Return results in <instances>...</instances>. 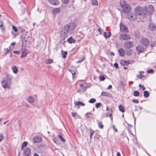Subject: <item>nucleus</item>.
<instances>
[{
    "instance_id": "38",
    "label": "nucleus",
    "mask_w": 156,
    "mask_h": 156,
    "mask_svg": "<svg viewBox=\"0 0 156 156\" xmlns=\"http://www.w3.org/2000/svg\"><path fill=\"white\" fill-rule=\"evenodd\" d=\"M99 78L101 81H104L105 79V77L103 75H100L99 77Z\"/></svg>"
},
{
    "instance_id": "51",
    "label": "nucleus",
    "mask_w": 156,
    "mask_h": 156,
    "mask_svg": "<svg viewBox=\"0 0 156 156\" xmlns=\"http://www.w3.org/2000/svg\"><path fill=\"white\" fill-rule=\"evenodd\" d=\"M154 72V71L153 69H150L147 71V73H153Z\"/></svg>"
},
{
    "instance_id": "7",
    "label": "nucleus",
    "mask_w": 156,
    "mask_h": 156,
    "mask_svg": "<svg viewBox=\"0 0 156 156\" xmlns=\"http://www.w3.org/2000/svg\"><path fill=\"white\" fill-rule=\"evenodd\" d=\"M33 142L34 143H38L40 142L42 140V138L38 136H36L33 138Z\"/></svg>"
},
{
    "instance_id": "10",
    "label": "nucleus",
    "mask_w": 156,
    "mask_h": 156,
    "mask_svg": "<svg viewBox=\"0 0 156 156\" xmlns=\"http://www.w3.org/2000/svg\"><path fill=\"white\" fill-rule=\"evenodd\" d=\"M145 48L141 45H139L136 47V50L139 54L143 53L144 51Z\"/></svg>"
},
{
    "instance_id": "24",
    "label": "nucleus",
    "mask_w": 156,
    "mask_h": 156,
    "mask_svg": "<svg viewBox=\"0 0 156 156\" xmlns=\"http://www.w3.org/2000/svg\"><path fill=\"white\" fill-rule=\"evenodd\" d=\"M74 104L76 106L81 105L82 106H84L85 104L80 101H75L74 102Z\"/></svg>"
},
{
    "instance_id": "2",
    "label": "nucleus",
    "mask_w": 156,
    "mask_h": 156,
    "mask_svg": "<svg viewBox=\"0 0 156 156\" xmlns=\"http://www.w3.org/2000/svg\"><path fill=\"white\" fill-rule=\"evenodd\" d=\"M11 79L9 75L7 74L2 80L1 83L2 87L4 88H9L11 84Z\"/></svg>"
},
{
    "instance_id": "37",
    "label": "nucleus",
    "mask_w": 156,
    "mask_h": 156,
    "mask_svg": "<svg viewBox=\"0 0 156 156\" xmlns=\"http://www.w3.org/2000/svg\"><path fill=\"white\" fill-rule=\"evenodd\" d=\"M58 137L62 140V142H64L66 141L65 139L63 137L60 135H58Z\"/></svg>"
},
{
    "instance_id": "47",
    "label": "nucleus",
    "mask_w": 156,
    "mask_h": 156,
    "mask_svg": "<svg viewBox=\"0 0 156 156\" xmlns=\"http://www.w3.org/2000/svg\"><path fill=\"white\" fill-rule=\"evenodd\" d=\"M84 59V58H80L79 60L77 61V63H80Z\"/></svg>"
},
{
    "instance_id": "53",
    "label": "nucleus",
    "mask_w": 156,
    "mask_h": 156,
    "mask_svg": "<svg viewBox=\"0 0 156 156\" xmlns=\"http://www.w3.org/2000/svg\"><path fill=\"white\" fill-rule=\"evenodd\" d=\"M90 114V112H87V113H86V114H85V116L86 117V119H88V118H89V116L88 115V114Z\"/></svg>"
},
{
    "instance_id": "60",
    "label": "nucleus",
    "mask_w": 156,
    "mask_h": 156,
    "mask_svg": "<svg viewBox=\"0 0 156 156\" xmlns=\"http://www.w3.org/2000/svg\"><path fill=\"white\" fill-rule=\"evenodd\" d=\"M11 45L12 46H13L15 45L16 44V43L15 42H13L11 44Z\"/></svg>"
},
{
    "instance_id": "39",
    "label": "nucleus",
    "mask_w": 156,
    "mask_h": 156,
    "mask_svg": "<svg viewBox=\"0 0 156 156\" xmlns=\"http://www.w3.org/2000/svg\"><path fill=\"white\" fill-rule=\"evenodd\" d=\"M53 62V61L52 59H49L46 62V63L47 64H50L52 63Z\"/></svg>"
},
{
    "instance_id": "14",
    "label": "nucleus",
    "mask_w": 156,
    "mask_h": 156,
    "mask_svg": "<svg viewBox=\"0 0 156 156\" xmlns=\"http://www.w3.org/2000/svg\"><path fill=\"white\" fill-rule=\"evenodd\" d=\"M24 155L25 156H28L31 153L30 149L29 148L27 147L24 149Z\"/></svg>"
},
{
    "instance_id": "34",
    "label": "nucleus",
    "mask_w": 156,
    "mask_h": 156,
    "mask_svg": "<svg viewBox=\"0 0 156 156\" xmlns=\"http://www.w3.org/2000/svg\"><path fill=\"white\" fill-rule=\"evenodd\" d=\"M144 96L145 98H147L149 96L148 92L147 91H145L144 92Z\"/></svg>"
},
{
    "instance_id": "26",
    "label": "nucleus",
    "mask_w": 156,
    "mask_h": 156,
    "mask_svg": "<svg viewBox=\"0 0 156 156\" xmlns=\"http://www.w3.org/2000/svg\"><path fill=\"white\" fill-rule=\"evenodd\" d=\"M12 69L13 72L15 73H16L18 71V69L15 66H12Z\"/></svg>"
},
{
    "instance_id": "56",
    "label": "nucleus",
    "mask_w": 156,
    "mask_h": 156,
    "mask_svg": "<svg viewBox=\"0 0 156 156\" xmlns=\"http://www.w3.org/2000/svg\"><path fill=\"white\" fill-rule=\"evenodd\" d=\"M3 26V22L2 21H0V27H2Z\"/></svg>"
},
{
    "instance_id": "57",
    "label": "nucleus",
    "mask_w": 156,
    "mask_h": 156,
    "mask_svg": "<svg viewBox=\"0 0 156 156\" xmlns=\"http://www.w3.org/2000/svg\"><path fill=\"white\" fill-rule=\"evenodd\" d=\"M1 27V29L2 30L3 32H4V31L5 30V28H4L3 26L2 27Z\"/></svg>"
},
{
    "instance_id": "4",
    "label": "nucleus",
    "mask_w": 156,
    "mask_h": 156,
    "mask_svg": "<svg viewBox=\"0 0 156 156\" xmlns=\"http://www.w3.org/2000/svg\"><path fill=\"white\" fill-rule=\"evenodd\" d=\"M135 14L136 16H141L144 17L145 15V13L143 9L140 7H137L135 8Z\"/></svg>"
},
{
    "instance_id": "35",
    "label": "nucleus",
    "mask_w": 156,
    "mask_h": 156,
    "mask_svg": "<svg viewBox=\"0 0 156 156\" xmlns=\"http://www.w3.org/2000/svg\"><path fill=\"white\" fill-rule=\"evenodd\" d=\"M106 117H110L112 121V115L111 113H110V114L108 113H106Z\"/></svg>"
},
{
    "instance_id": "50",
    "label": "nucleus",
    "mask_w": 156,
    "mask_h": 156,
    "mask_svg": "<svg viewBox=\"0 0 156 156\" xmlns=\"http://www.w3.org/2000/svg\"><path fill=\"white\" fill-rule=\"evenodd\" d=\"M20 51H14L13 53L15 54L19 55L20 54Z\"/></svg>"
},
{
    "instance_id": "42",
    "label": "nucleus",
    "mask_w": 156,
    "mask_h": 156,
    "mask_svg": "<svg viewBox=\"0 0 156 156\" xmlns=\"http://www.w3.org/2000/svg\"><path fill=\"white\" fill-rule=\"evenodd\" d=\"M4 137L3 136L2 134H0V142L3 140Z\"/></svg>"
},
{
    "instance_id": "43",
    "label": "nucleus",
    "mask_w": 156,
    "mask_h": 156,
    "mask_svg": "<svg viewBox=\"0 0 156 156\" xmlns=\"http://www.w3.org/2000/svg\"><path fill=\"white\" fill-rule=\"evenodd\" d=\"M27 141H25L23 142L22 145V147H25L26 146L27 144Z\"/></svg>"
},
{
    "instance_id": "29",
    "label": "nucleus",
    "mask_w": 156,
    "mask_h": 156,
    "mask_svg": "<svg viewBox=\"0 0 156 156\" xmlns=\"http://www.w3.org/2000/svg\"><path fill=\"white\" fill-rule=\"evenodd\" d=\"M89 132L90 133V139L91 140L92 136L94 135V131L91 128L89 129Z\"/></svg>"
},
{
    "instance_id": "33",
    "label": "nucleus",
    "mask_w": 156,
    "mask_h": 156,
    "mask_svg": "<svg viewBox=\"0 0 156 156\" xmlns=\"http://www.w3.org/2000/svg\"><path fill=\"white\" fill-rule=\"evenodd\" d=\"M98 124L99 127L101 129H102L104 127V126L101 122L99 121L98 122Z\"/></svg>"
},
{
    "instance_id": "8",
    "label": "nucleus",
    "mask_w": 156,
    "mask_h": 156,
    "mask_svg": "<svg viewBox=\"0 0 156 156\" xmlns=\"http://www.w3.org/2000/svg\"><path fill=\"white\" fill-rule=\"evenodd\" d=\"M120 31L123 32L127 33L128 32V28L124 25L120 24Z\"/></svg>"
},
{
    "instance_id": "6",
    "label": "nucleus",
    "mask_w": 156,
    "mask_h": 156,
    "mask_svg": "<svg viewBox=\"0 0 156 156\" xmlns=\"http://www.w3.org/2000/svg\"><path fill=\"white\" fill-rule=\"evenodd\" d=\"M133 42L129 41L125 42L124 44V46L126 48H130L133 47Z\"/></svg>"
},
{
    "instance_id": "32",
    "label": "nucleus",
    "mask_w": 156,
    "mask_h": 156,
    "mask_svg": "<svg viewBox=\"0 0 156 156\" xmlns=\"http://www.w3.org/2000/svg\"><path fill=\"white\" fill-rule=\"evenodd\" d=\"M140 93L138 91L135 90L133 92V95L136 97L139 96Z\"/></svg>"
},
{
    "instance_id": "49",
    "label": "nucleus",
    "mask_w": 156,
    "mask_h": 156,
    "mask_svg": "<svg viewBox=\"0 0 156 156\" xmlns=\"http://www.w3.org/2000/svg\"><path fill=\"white\" fill-rule=\"evenodd\" d=\"M112 128H113V130L115 131V132H117V131H118L117 130L116 128V127H115V125H113V126H112Z\"/></svg>"
},
{
    "instance_id": "54",
    "label": "nucleus",
    "mask_w": 156,
    "mask_h": 156,
    "mask_svg": "<svg viewBox=\"0 0 156 156\" xmlns=\"http://www.w3.org/2000/svg\"><path fill=\"white\" fill-rule=\"evenodd\" d=\"M139 87L142 88L143 90H144L145 89V87L144 86H143V85H141L140 84L139 85Z\"/></svg>"
},
{
    "instance_id": "48",
    "label": "nucleus",
    "mask_w": 156,
    "mask_h": 156,
    "mask_svg": "<svg viewBox=\"0 0 156 156\" xmlns=\"http://www.w3.org/2000/svg\"><path fill=\"white\" fill-rule=\"evenodd\" d=\"M114 66L116 68L118 69L119 68V66L117 63H115L114 65Z\"/></svg>"
},
{
    "instance_id": "25",
    "label": "nucleus",
    "mask_w": 156,
    "mask_h": 156,
    "mask_svg": "<svg viewBox=\"0 0 156 156\" xmlns=\"http://www.w3.org/2000/svg\"><path fill=\"white\" fill-rule=\"evenodd\" d=\"M69 71L70 73H72V76H73V79H74L76 78V77L75 76L76 72H75V71H74V70H72L71 69H69Z\"/></svg>"
},
{
    "instance_id": "27",
    "label": "nucleus",
    "mask_w": 156,
    "mask_h": 156,
    "mask_svg": "<svg viewBox=\"0 0 156 156\" xmlns=\"http://www.w3.org/2000/svg\"><path fill=\"white\" fill-rule=\"evenodd\" d=\"M119 110L122 112H124L125 111V109L124 107L121 105H120L119 107Z\"/></svg>"
},
{
    "instance_id": "55",
    "label": "nucleus",
    "mask_w": 156,
    "mask_h": 156,
    "mask_svg": "<svg viewBox=\"0 0 156 156\" xmlns=\"http://www.w3.org/2000/svg\"><path fill=\"white\" fill-rule=\"evenodd\" d=\"M76 115H77V113L76 112H73L72 113V116L73 117H76Z\"/></svg>"
},
{
    "instance_id": "22",
    "label": "nucleus",
    "mask_w": 156,
    "mask_h": 156,
    "mask_svg": "<svg viewBox=\"0 0 156 156\" xmlns=\"http://www.w3.org/2000/svg\"><path fill=\"white\" fill-rule=\"evenodd\" d=\"M67 41L69 43L71 44L75 43V40L73 39L72 37H70L68 39Z\"/></svg>"
},
{
    "instance_id": "31",
    "label": "nucleus",
    "mask_w": 156,
    "mask_h": 156,
    "mask_svg": "<svg viewBox=\"0 0 156 156\" xmlns=\"http://www.w3.org/2000/svg\"><path fill=\"white\" fill-rule=\"evenodd\" d=\"M67 54V51H64L62 50V54L63 58H66Z\"/></svg>"
},
{
    "instance_id": "23",
    "label": "nucleus",
    "mask_w": 156,
    "mask_h": 156,
    "mask_svg": "<svg viewBox=\"0 0 156 156\" xmlns=\"http://www.w3.org/2000/svg\"><path fill=\"white\" fill-rule=\"evenodd\" d=\"M27 100L30 103H32L34 101V98L31 96L28 97Z\"/></svg>"
},
{
    "instance_id": "62",
    "label": "nucleus",
    "mask_w": 156,
    "mask_h": 156,
    "mask_svg": "<svg viewBox=\"0 0 156 156\" xmlns=\"http://www.w3.org/2000/svg\"><path fill=\"white\" fill-rule=\"evenodd\" d=\"M120 154L119 152H118L116 154V156H120Z\"/></svg>"
},
{
    "instance_id": "15",
    "label": "nucleus",
    "mask_w": 156,
    "mask_h": 156,
    "mask_svg": "<svg viewBox=\"0 0 156 156\" xmlns=\"http://www.w3.org/2000/svg\"><path fill=\"white\" fill-rule=\"evenodd\" d=\"M28 52H27V49L25 48H24L23 51L21 55V58H23L26 56L28 54Z\"/></svg>"
},
{
    "instance_id": "11",
    "label": "nucleus",
    "mask_w": 156,
    "mask_h": 156,
    "mask_svg": "<svg viewBox=\"0 0 156 156\" xmlns=\"http://www.w3.org/2000/svg\"><path fill=\"white\" fill-rule=\"evenodd\" d=\"M127 17L129 20H135L137 16L135 14L130 13L127 14Z\"/></svg>"
},
{
    "instance_id": "16",
    "label": "nucleus",
    "mask_w": 156,
    "mask_h": 156,
    "mask_svg": "<svg viewBox=\"0 0 156 156\" xmlns=\"http://www.w3.org/2000/svg\"><path fill=\"white\" fill-rule=\"evenodd\" d=\"M119 55L123 57L125 55V51L122 48H120L118 50Z\"/></svg>"
},
{
    "instance_id": "28",
    "label": "nucleus",
    "mask_w": 156,
    "mask_h": 156,
    "mask_svg": "<svg viewBox=\"0 0 156 156\" xmlns=\"http://www.w3.org/2000/svg\"><path fill=\"white\" fill-rule=\"evenodd\" d=\"M126 55L127 56H130L132 55L133 53V51L131 49H129L128 50H127L126 51Z\"/></svg>"
},
{
    "instance_id": "5",
    "label": "nucleus",
    "mask_w": 156,
    "mask_h": 156,
    "mask_svg": "<svg viewBox=\"0 0 156 156\" xmlns=\"http://www.w3.org/2000/svg\"><path fill=\"white\" fill-rule=\"evenodd\" d=\"M119 38L124 41H128L131 39V37L128 34H122L120 35Z\"/></svg>"
},
{
    "instance_id": "59",
    "label": "nucleus",
    "mask_w": 156,
    "mask_h": 156,
    "mask_svg": "<svg viewBox=\"0 0 156 156\" xmlns=\"http://www.w3.org/2000/svg\"><path fill=\"white\" fill-rule=\"evenodd\" d=\"M112 88V86L111 85H109L108 87V89H110Z\"/></svg>"
},
{
    "instance_id": "20",
    "label": "nucleus",
    "mask_w": 156,
    "mask_h": 156,
    "mask_svg": "<svg viewBox=\"0 0 156 156\" xmlns=\"http://www.w3.org/2000/svg\"><path fill=\"white\" fill-rule=\"evenodd\" d=\"M101 95L104 96H108L109 97H111L112 96L110 93L104 91L101 93Z\"/></svg>"
},
{
    "instance_id": "58",
    "label": "nucleus",
    "mask_w": 156,
    "mask_h": 156,
    "mask_svg": "<svg viewBox=\"0 0 156 156\" xmlns=\"http://www.w3.org/2000/svg\"><path fill=\"white\" fill-rule=\"evenodd\" d=\"M98 31L100 33V34H101L102 33V29L101 28H99L98 29Z\"/></svg>"
},
{
    "instance_id": "61",
    "label": "nucleus",
    "mask_w": 156,
    "mask_h": 156,
    "mask_svg": "<svg viewBox=\"0 0 156 156\" xmlns=\"http://www.w3.org/2000/svg\"><path fill=\"white\" fill-rule=\"evenodd\" d=\"M128 130L130 133H131L132 135H133V133H132L131 131L129 129V128L128 129Z\"/></svg>"
},
{
    "instance_id": "18",
    "label": "nucleus",
    "mask_w": 156,
    "mask_h": 156,
    "mask_svg": "<svg viewBox=\"0 0 156 156\" xmlns=\"http://www.w3.org/2000/svg\"><path fill=\"white\" fill-rule=\"evenodd\" d=\"M154 10V8L153 5H150L149 6L147 9V11L150 13H151Z\"/></svg>"
},
{
    "instance_id": "41",
    "label": "nucleus",
    "mask_w": 156,
    "mask_h": 156,
    "mask_svg": "<svg viewBox=\"0 0 156 156\" xmlns=\"http://www.w3.org/2000/svg\"><path fill=\"white\" fill-rule=\"evenodd\" d=\"M12 29L15 32H17L18 31V30L17 28L15 26L13 25L12 26Z\"/></svg>"
},
{
    "instance_id": "44",
    "label": "nucleus",
    "mask_w": 156,
    "mask_h": 156,
    "mask_svg": "<svg viewBox=\"0 0 156 156\" xmlns=\"http://www.w3.org/2000/svg\"><path fill=\"white\" fill-rule=\"evenodd\" d=\"M137 77L139 78L140 79H141L143 77H144V76L140 74L138 75H137Z\"/></svg>"
},
{
    "instance_id": "36",
    "label": "nucleus",
    "mask_w": 156,
    "mask_h": 156,
    "mask_svg": "<svg viewBox=\"0 0 156 156\" xmlns=\"http://www.w3.org/2000/svg\"><path fill=\"white\" fill-rule=\"evenodd\" d=\"M96 101V100L95 98H92L90 99L89 101L88 102L90 103H93L95 102Z\"/></svg>"
},
{
    "instance_id": "45",
    "label": "nucleus",
    "mask_w": 156,
    "mask_h": 156,
    "mask_svg": "<svg viewBox=\"0 0 156 156\" xmlns=\"http://www.w3.org/2000/svg\"><path fill=\"white\" fill-rule=\"evenodd\" d=\"M69 0H62V2L64 4L68 3Z\"/></svg>"
},
{
    "instance_id": "12",
    "label": "nucleus",
    "mask_w": 156,
    "mask_h": 156,
    "mask_svg": "<svg viewBox=\"0 0 156 156\" xmlns=\"http://www.w3.org/2000/svg\"><path fill=\"white\" fill-rule=\"evenodd\" d=\"M149 41L146 38H142L141 40V43L144 46H147L149 44Z\"/></svg>"
},
{
    "instance_id": "1",
    "label": "nucleus",
    "mask_w": 156,
    "mask_h": 156,
    "mask_svg": "<svg viewBox=\"0 0 156 156\" xmlns=\"http://www.w3.org/2000/svg\"><path fill=\"white\" fill-rule=\"evenodd\" d=\"M75 24L73 23H68L64 26L61 32V36L64 39L66 37L69 31L73 30L75 27Z\"/></svg>"
},
{
    "instance_id": "19",
    "label": "nucleus",
    "mask_w": 156,
    "mask_h": 156,
    "mask_svg": "<svg viewBox=\"0 0 156 156\" xmlns=\"http://www.w3.org/2000/svg\"><path fill=\"white\" fill-rule=\"evenodd\" d=\"M60 9L59 8H55L53 9L52 12L53 14H56L58 13L60 11Z\"/></svg>"
},
{
    "instance_id": "40",
    "label": "nucleus",
    "mask_w": 156,
    "mask_h": 156,
    "mask_svg": "<svg viewBox=\"0 0 156 156\" xmlns=\"http://www.w3.org/2000/svg\"><path fill=\"white\" fill-rule=\"evenodd\" d=\"M101 103H98L96 104L95 107L97 108H98L101 106Z\"/></svg>"
},
{
    "instance_id": "46",
    "label": "nucleus",
    "mask_w": 156,
    "mask_h": 156,
    "mask_svg": "<svg viewBox=\"0 0 156 156\" xmlns=\"http://www.w3.org/2000/svg\"><path fill=\"white\" fill-rule=\"evenodd\" d=\"M132 102L134 103H138L139 102V101L137 99H133L132 100Z\"/></svg>"
},
{
    "instance_id": "13",
    "label": "nucleus",
    "mask_w": 156,
    "mask_h": 156,
    "mask_svg": "<svg viewBox=\"0 0 156 156\" xmlns=\"http://www.w3.org/2000/svg\"><path fill=\"white\" fill-rule=\"evenodd\" d=\"M51 4L55 5H58L59 4V2L58 0H48Z\"/></svg>"
},
{
    "instance_id": "17",
    "label": "nucleus",
    "mask_w": 156,
    "mask_h": 156,
    "mask_svg": "<svg viewBox=\"0 0 156 156\" xmlns=\"http://www.w3.org/2000/svg\"><path fill=\"white\" fill-rule=\"evenodd\" d=\"M121 64L123 66H127L129 64V61L125 60H121L120 61Z\"/></svg>"
},
{
    "instance_id": "21",
    "label": "nucleus",
    "mask_w": 156,
    "mask_h": 156,
    "mask_svg": "<svg viewBox=\"0 0 156 156\" xmlns=\"http://www.w3.org/2000/svg\"><path fill=\"white\" fill-rule=\"evenodd\" d=\"M104 37L107 38L110 37L111 35V33L110 32H108V33L106 32H105L104 34Z\"/></svg>"
},
{
    "instance_id": "64",
    "label": "nucleus",
    "mask_w": 156,
    "mask_h": 156,
    "mask_svg": "<svg viewBox=\"0 0 156 156\" xmlns=\"http://www.w3.org/2000/svg\"><path fill=\"white\" fill-rule=\"evenodd\" d=\"M39 155L37 154V153H35L34 154V156H38Z\"/></svg>"
},
{
    "instance_id": "30",
    "label": "nucleus",
    "mask_w": 156,
    "mask_h": 156,
    "mask_svg": "<svg viewBox=\"0 0 156 156\" xmlns=\"http://www.w3.org/2000/svg\"><path fill=\"white\" fill-rule=\"evenodd\" d=\"M91 2L92 5H98V3L97 0H91Z\"/></svg>"
},
{
    "instance_id": "9",
    "label": "nucleus",
    "mask_w": 156,
    "mask_h": 156,
    "mask_svg": "<svg viewBox=\"0 0 156 156\" xmlns=\"http://www.w3.org/2000/svg\"><path fill=\"white\" fill-rule=\"evenodd\" d=\"M148 29L149 30L153 31L156 29V26L154 23H150L148 25Z\"/></svg>"
},
{
    "instance_id": "52",
    "label": "nucleus",
    "mask_w": 156,
    "mask_h": 156,
    "mask_svg": "<svg viewBox=\"0 0 156 156\" xmlns=\"http://www.w3.org/2000/svg\"><path fill=\"white\" fill-rule=\"evenodd\" d=\"M12 34L14 36V37H16L18 35V34L16 32V33L14 32L13 31H12L11 32Z\"/></svg>"
},
{
    "instance_id": "63",
    "label": "nucleus",
    "mask_w": 156,
    "mask_h": 156,
    "mask_svg": "<svg viewBox=\"0 0 156 156\" xmlns=\"http://www.w3.org/2000/svg\"><path fill=\"white\" fill-rule=\"evenodd\" d=\"M9 50H7L6 51V52L5 53V55H6L9 52Z\"/></svg>"
},
{
    "instance_id": "3",
    "label": "nucleus",
    "mask_w": 156,
    "mask_h": 156,
    "mask_svg": "<svg viewBox=\"0 0 156 156\" xmlns=\"http://www.w3.org/2000/svg\"><path fill=\"white\" fill-rule=\"evenodd\" d=\"M120 5L122 8V11L124 13H128L130 10V7L129 5L127 4L124 0H121L120 2Z\"/></svg>"
}]
</instances>
